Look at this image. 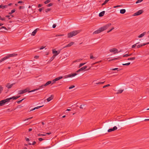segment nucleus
<instances>
[{
    "instance_id": "nucleus-1",
    "label": "nucleus",
    "mask_w": 149,
    "mask_h": 149,
    "mask_svg": "<svg viewBox=\"0 0 149 149\" xmlns=\"http://www.w3.org/2000/svg\"><path fill=\"white\" fill-rule=\"evenodd\" d=\"M111 25V23L108 24L103 26L99 28L98 30L95 31L93 33V34H96L102 32L106 30Z\"/></svg>"
},
{
    "instance_id": "nucleus-2",
    "label": "nucleus",
    "mask_w": 149,
    "mask_h": 149,
    "mask_svg": "<svg viewBox=\"0 0 149 149\" xmlns=\"http://www.w3.org/2000/svg\"><path fill=\"white\" fill-rule=\"evenodd\" d=\"M38 89H36V90H32L31 91H29V88H26L25 89H24V90H21L19 91H18V94H23V93H26L27 92H28L29 93L32 92H33V91H36V90H37Z\"/></svg>"
},
{
    "instance_id": "nucleus-3",
    "label": "nucleus",
    "mask_w": 149,
    "mask_h": 149,
    "mask_svg": "<svg viewBox=\"0 0 149 149\" xmlns=\"http://www.w3.org/2000/svg\"><path fill=\"white\" fill-rule=\"evenodd\" d=\"M80 32L79 30L74 31L71 32L68 34V38H70L74 36Z\"/></svg>"
},
{
    "instance_id": "nucleus-4",
    "label": "nucleus",
    "mask_w": 149,
    "mask_h": 149,
    "mask_svg": "<svg viewBox=\"0 0 149 149\" xmlns=\"http://www.w3.org/2000/svg\"><path fill=\"white\" fill-rule=\"evenodd\" d=\"M9 99L8 98L0 101V106H3L6 102H9Z\"/></svg>"
},
{
    "instance_id": "nucleus-5",
    "label": "nucleus",
    "mask_w": 149,
    "mask_h": 149,
    "mask_svg": "<svg viewBox=\"0 0 149 149\" xmlns=\"http://www.w3.org/2000/svg\"><path fill=\"white\" fill-rule=\"evenodd\" d=\"M77 74L76 73H72L70 74H69L67 75H66L64 76H63V77L64 78H67L68 77H74Z\"/></svg>"
},
{
    "instance_id": "nucleus-6",
    "label": "nucleus",
    "mask_w": 149,
    "mask_h": 149,
    "mask_svg": "<svg viewBox=\"0 0 149 149\" xmlns=\"http://www.w3.org/2000/svg\"><path fill=\"white\" fill-rule=\"evenodd\" d=\"M17 55V54L16 53H13V54H8L7 56H5L7 59L10 57L16 56Z\"/></svg>"
},
{
    "instance_id": "nucleus-7",
    "label": "nucleus",
    "mask_w": 149,
    "mask_h": 149,
    "mask_svg": "<svg viewBox=\"0 0 149 149\" xmlns=\"http://www.w3.org/2000/svg\"><path fill=\"white\" fill-rule=\"evenodd\" d=\"M143 11L142 10H139L137 12L134 13V14L133 16H135L139 15L141 14L143 12Z\"/></svg>"
},
{
    "instance_id": "nucleus-8",
    "label": "nucleus",
    "mask_w": 149,
    "mask_h": 149,
    "mask_svg": "<svg viewBox=\"0 0 149 149\" xmlns=\"http://www.w3.org/2000/svg\"><path fill=\"white\" fill-rule=\"evenodd\" d=\"M109 51L111 52H113L114 54L117 53H118V50L115 48H113L112 49H110Z\"/></svg>"
},
{
    "instance_id": "nucleus-9",
    "label": "nucleus",
    "mask_w": 149,
    "mask_h": 149,
    "mask_svg": "<svg viewBox=\"0 0 149 149\" xmlns=\"http://www.w3.org/2000/svg\"><path fill=\"white\" fill-rule=\"evenodd\" d=\"M15 84V83H13L11 84L10 83H8L6 85V87L8 89L10 88Z\"/></svg>"
},
{
    "instance_id": "nucleus-10",
    "label": "nucleus",
    "mask_w": 149,
    "mask_h": 149,
    "mask_svg": "<svg viewBox=\"0 0 149 149\" xmlns=\"http://www.w3.org/2000/svg\"><path fill=\"white\" fill-rule=\"evenodd\" d=\"M87 67L86 66H84V67H82L79 70H78L77 71V72H79L80 71H84L85 69H86Z\"/></svg>"
},
{
    "instance_id": "nucleus-11",
    "label": "nucleus",
    "mask_w": 149,
    "mask_h": 149,
    "mask_svg": "<svg viewBox=\"0 0 149 149\" xmlns=\"http://www.w3.org/2000/svg\"><path fill=\"white\" fill-rule=\"evenodd\" d=\"M74 42H70L69 44L63 47V49H64L65 48H66L69 47H70L73 44H74Z\"/></svg>"
},
{
    "instance_id": "nucleus-12",
    "label": "nucleus",
    "mask_w": 149,
    "mask_h": 149,
    "mask_svg": "<svg viewBox=\"0 0 149 149\" xmlns=\"http://www.w3.org/2000/svg\"><path fill=\"white\" fill-rule=\"evenodd\" d=\"M20 96H13L12 97H11L10 98H8V99H9V102L10 101V100L11 99H13V100H16L17 99V98H19L20 97Z\"/></svg>"
},
{
    "instance_id": "nucleus-13",
    "label": "nucleus",
    "mask_w": 149,
    "mask_h": 149,
    "mask_svg": "<svg viewBox=\"0 0 149 149\" xmlns=\"http://www.w3.org/2000/svg\"><path fill=\"white\" fill-rule=\"evenodd\" d=\"M117 129V127L116 126L114 127L113 128H111L109 129L108 130V132H110L113 131H114Z\"/></svg>"
},
{
    "instance_id": "nucleus-14",
    "label": "nucleus",
    "mask_w": 149,
    "mask_h": 149,
    "mask_svg": "<svg viewBox=\"0 0 149 149\" xmlns=\"http://www.w3.org/2000/svg\"><path fill=\"white\" fill-rule=\"evenodd\" d=\"M60 52V51H59L58 52L56 50H55V49H54L52 50V53L53 54H54L55 55H56V56L58 55Z\"/></svg>"
},
{
    "instance_id": "nucleus-15",
    "label": "nucleus",
    "mask_w": 149,
    "mask_h": 149,
    "mask_svg": "<svg viewBox=\"0 0 149 149\" xmlns=\"http://www.w3.org/2000/svg\"><path fill=\"white\" fill-rule=\"evenodd\" d=\"M39 30L38 29H36L32 33L31 35L33 36H34L36 34L37 32V30Z\"/></svg>"
},
{
    "instance_id": "nucleus-16",
    "label": "nucleus",
    "mask_w": 149,
    "mask_h": 149,
    "mask_svg": "<svg viewBox=\"0 0 149 149\" xmlns=\"http://www.w3.org/2000/svg\"><path fill=\"white\" fill-rule=\"evenodd\" d=\"M105 13L104 11H103L100 12L99 15V16L100 17H101L104 16Z\"/></svg>"
},
{
    "instance_id": "nucleus-17",
    "label": "nucleus",
    "mask_w": 149,
    "mask_h": 149,
    "mask_svg": "<svg viewBox=\"0 0 149 149\" xmlns=\"http://www.w3.org/2000/svg\"><path fill=\"white\" fill-rule=\"evenodd\" d=\"M53 98V96L52 95H51L50 97H49L47 98V99L48 102H49L52 100Z\"/></svg>"
},
{
    "instance_id": "nucleus-18",
    "label": "nucleus",
    "mask_w": 149,
    "mask_h": 149,
    "mask_svg": "<svg viewBox=\"0 0 149 149\" xmlns=\"http://www.w3.org/2000/svg\"><path fill=\"white\" fill-rule=\"evenodd\" d=\"M146 34V32H145L143 33H142L140 35L138 36V37L139 38H142Z\"/></svg>"
},
{
    "instance_id": "nucleus-19",
    "label": "nucleus",
    "mask_w": 149,
    "mask_h": 149,
    "mask_svg": "<svg viewBox=\"0 0 149 149\" xmlns=\"http://www.w3.org/2000/svg\"><path fill=\"white\" fill-rule=\"evenodd\" d=\"M97 58L96 57L93 56L92 54H90V58L91 59H93V60H95Z\"/></svg>"
},
{
    "instance_id": "nucleus-20",
    "label": "nucleus",
    "mask_w": 149,
    "mask_h": 149,
    "mask_svg": "<svg viewBox=\"0 0 149 149\" xmlns=\"http://www.w3.org/2000/svg\"><path fill=\"white\" fill-rule=\"evenodd\" d=\"M126 12V10L125 9H122L120 10V13L121 14H124Z\"/></svg>"
},
{
    "instance_id": "nucleus-21",
    "label": "nucleus",
    "mask_w": 149,
    "mask_h": 149,
    "mask_svg": "<svg viewBox=\"0 0 149 149\" xmlns=\"http://www.w3.org/2000/svg\"><path fill=\"white\" fill-rule=\"evenodd\" d=\"M120 58L118 57V58H113V59H111L109 60L108 61L109 62V61H112L113 60H120Z\"/></svg>"
},
{
    "instance_id": "nucleus-22",
    "label": "nucleus",
    "mask_w": 149,
    "mask_h": 149,
    "mask_svg": "<svg viewBox=\"0 0 149 149\" xmlns=\"http://www.w3.org/2000/svg\"><path fill=\"white\" fill-rule=\"evenodd\" d=\"M8 6L7 5H4L3 6L2 5H0V8H2V9H4L8 7Z\"/></svg>"
},
{
    "instance_id": "nucleus-23",
    "label": "nucleus",
    "mask_w": 149,
    "mask_h": 149,
    "mask_svg": "<svg viewBox=\"0 0 149 149\" xmlns=\"http://www.w3.org/2000/svg\"><path fill=\"white\" fill-rule=\"evenodd\" d=\"M63 78V77L62 76H60L58 77H57L55 79V81H58L60 79H61Z\"/></svg>"
},
{
    "instance_id": "nucleus-24",
    "label": "nucleus",
    "mask_w": 149,
    "mask_h": 149,
    "mask_svg": "<svg viewBox=\"0 0 149 149\" xmlns=\"http://www.w3.org/2000/svg\"><path fill=\"white\" fill-rule=\"evenodd\" d=\"M136 59L135 57H131L127 59L128 60L134 61Z\"/></svg>"
},
{
    "instance_id": "nucleus-25",
    "label": "nucleus",
    "mask_w": 149,
    "mask_h": 149,
    "mask_svg": "<svg viewBox=\"0 0 149 149\" xmlns=\"http://www.w3.org/2000/svg\"><path fill=\"white\" fill-rule=\"evenodd\" d=\"M52 83V81H47L46 84H45L44 86H47L48 85Z\"/></svg>"
},
{
    "instance_id": "nucleus-26",
    "label": "nucleus",
    "mask_w": 149,
    "mask_h": 149,
    "mask_svg": "<svg viewBox=\"0 0 149 149\" xmlns=\"http://www.w3.org/2000/svg\"><path fill=\"white\" fill-rule=\"evenodd\" d=\"M93 65L92 67L93 68H92V69H96L97 68H98V67H99V65H97L96 66H93Z\"/></svg>"
},
{
    "instance_id": "nucleus-27",
    "label": "nucleus",
    "mask_w": 149,
    "mask_h": 149,
    "mask_svg": "<svg viewBox=\"0 0 149 149\" xmlns=\"http://www.w3.org/2000/svg\"><path fill=\"white\" fill-rule=\"evenodd\" d=\"M101 62V61H97V62H96L95 63H93L92 64V67H93V65H95V64H97V63H100Z\"/></svg>"
},
{
    "instance_id": "nucleus-28",
    "label": "nucleus",
    "mask_w": 149,
    "mask_h": 149,
    "mask_svg": "<svg viewBox=\"0 0 149 149\" xmlns=\"http://www.w3.org/2000/svg\"><path fill=\"white\" fill-rule=\"evenodd\" d=\"M109 1V0H105V1H104V2L102 4V5L103 6V5H105Z\"/></svg>"
},
{
    "instance_id": "nucleus-29",
    "label": "nucleus",
    "mask_w": 149,
    "mask_h": 149,
    "mask_svg": "<svg viewBox=\"0 0 149 149\" xmlns=\"http://www.w3.org/2000/svg\"><path fill=\"white\" fill-rule=\"evenodd\" d=\"M15 9L11 11V12H9L8 13V14L9 15H11L12 14V13H14L15 12Z\"/></svg>"
},
{
    "instance_id": "nucleus-30",
    "label": "nucleus",
    "mask_w": 149,
    "mask_h": 149,
    "mask_svg": "<svg viewBox=\"0 0 149 149\" xmlns=\"http://www.w3.org/2000/svg\"><path fill=\"white\" fill-rule=\"evenodd\" d=\"M86 63H81L80 64L79 66V68H80L82 66L84 65Z\"/></svg>"
},
{
    "instance_id": "nucleus-31",
    "label": "nucleus",
    "mask_w": 149,
    "mask_h": 149,
    "mask_svg": "<svg viewBox=\"0 0 149 149\" xmlns=\"http://www.w3.org/2000/svg\"><path fill=\"white\" fill-rule=\"evenodd\" d=\"M6 58L5 57H4V58H3L1 59L0 60V63L2 62L3 61L6 60Z\"/></svg>"
},
{
    "instance_id": "nucleus-32",
    "label": "nucleus",
    "mask_w": 149,
    "mask_h": 149,
    "mask_svg": "<svg viewBox=\"0 0 149 149\" xmlns=\"http://www.w3.org/2000/svg\"><path fill=\"white\" fill-rule=\"evenodd\" d=\"M139 43V42L137 43L136 44H134V45H132V48H134L136 46L137 44Z\"/></svg>"
},
{
    "instance_id": "nucleus-33",
    "label": "nucleus",
    "mask_w": 149,
    "mask_h": 149,
    "mask_svg": "<svg viewBox=\"0 0 149 149\" xmlns=\"http://www.w3.org/2000/svg\"><path fill=\"white\" fill-rule=\"evenodd\" d=\"M123 90H118V91L117 93H121L123 92Z\"/></svg>"
},
{
    "instance_id": "nucleus-34",
    "label": "nucleus",
    "mask_w": 149,
    "mask_h": 149,
    "mask_svg": "<svg viewBox=\"0 0 149 149\" xmlns=\"http://www.w3.org/2000/svg\"><path fill=\"white\" fill-rule=\"evenodd\" d=\"M56 56V55H54L50 59L51 61H52L55 58V57Z\"/></svg>"
},
{
    "instance_id": "nucleus-35",
    "label": "nucleus",
    "mask_w": 149,
    "mask_h": 149,
    "mask_svg": "<svg viewBox=\"0 0 149 149\" xmlns=\"http://www.w3.org/2000/svg\"><path fill=\"white\" fill-rule=\"evenodd\" d=\"M105 81H104V82H98L97 83H96V84H104V83Z\"/></svg>"
},
{
    "instance_id": "nucleus-36",
    "label": "nucleus",
    "mask_w": 149,
    "mask_h": 149,
    "mask_svg": "<svg viewBox=\"0 0 149 149\" xmlns=\"http://www.w3.org/2000/svg\"><path fill=\"white\" fill-rule=\"evenodd\" d=\"M37 135L38 136H45L46 134H37Z\"/></svg>"
},
{
    "instance_id": "nucleus-37",
    "label": "nucleus",
    "mask_w": 149,
    "mask_h": 149,
    "mask_svg": "<svg viewBox=\"0 0 149 149\" xmlns=\"http://www.w3.org/2000/svg\"><path fill=\"white\" fill-rule=\"evenodd\" d=\"M3 88L2 87V86H0V94H1L2 92V91L3 90Z\"/></svg>"
},
{
    "instance_id": "nucleus-38",
    "label": "nucleus",
    "mask_w": 149,
    "mask_h": 149,
    "mask_svg": "<svg viewBox=\"0 0 149 149\" xmlns=\"http://www.w3.org/2000/svg\"><path fill=\"white\" fill-rule=\"evenodd\" d=\"M111 70H117L118 71H119L120 70V69H118V68H116L112 69H111Z\"/></svg>"
},
{
    "instance_id": "nucleus-39",
    "label": "nucleus",
    "mask_w": 149,
    "mask_h": 149,
    "mask_svg": "<svg viewBox=\"0 0 149 149\" xmlns=\"http://www.w3.org/2000/svg\"><path fill=\"white\" fill-rule=\"evenodd\" d=\"M50 2V0H46V1H45L44 2V3H45V4H47L49 3Z\"/></svg>"
},
{
    "instance_id": "nucleus-40",
    "label": "nucleus",
    "mask_w": 149,
    "mask_h": 149,
    "mask_svg": "<svg viewBox=\"0 0 149 149\" xmlns=\"http://www.w3.org/2000/svg\"><path fill=\"white\" fill-rule=\"evenodd\" d=\"M130 64V63H126L123 64L122 65H128Z\"/></svg>"
},
{
    "instance_id": "nucleus-41",
    "label": "nucleus",
    "mask_w": 149,
    "mask_h": 149,
    "mask_svg": "<svg viewBox=\"0 0 149 149\" xmlns=\"http://www.w3.org/2000/svg\"><path fill=\"white\" fill-rule=\"evenodd\" d=\"M38 139L39 141H42L45 140V139H43V138H39Z\"/></svg>"
},
{
    "instance_id": "nucleus-42",
    "label": "nucleus",
    "mask_w": 149,
    "mask_h": 149,
    "mask_svg": "<svg viewBox=\"0 0 149 149\" xmlns=\"http://www.w3.org/2000/svg\"><path fill=\"white\" fill-rule=\"evenodd\" d=\"M45 84L41 85V86L39 87V88H44L46 86H44Z\"/></svg>"
},
{
    "instance_id": "nucleus-43",
    "label": "nucleus",
    "mask_w": 149,
    "mask_h": 149,
    "mask_svg": "<svg viewBox=\"0 0 149 149\" xmlns=\"http://www.w3.org/2000/svg\"><path fill=\"white\" fill-rule=\"evenodd\" d=\"M75 87V86L74 85H72L71 86H70L69 87V89H72Z\"/></svg>"
},
{
    "instance_id": "nucleus-44",
    "label": "nucleus",
    "mask_w": 149,
    "mask_h": 149,
    "mask_svg": "<svg viewBox=\"0 0 149 149\" xmlns=\"http://www.w3.org/2000/svg\"><path fill=\"white\" fill-rule=\"evenodd\" d=\"M85 106V105H84V104H81V106L80 107V109H83L84 108V107Z\"/></svg>"
},
{
    "instance_id": "nucleus-45",
    "label": "nucleus",
    "mask_w": 149,
    "mask_h": 149,
    "mask_svg": "<svg viewBox=\"0 0 149 149\" xmlns=\"http://www.w3.org/2000/svg\"><path fill=\"white\" fill-rule=\"evenodd\" d=\"M143 0H138L136 2V3H138L142 1Z\"/></svg>"
},
{
    "instance_id": "nucleus-46",
    "label": "nucleus",
    "mask_w": 149,
    "mask_h": 149,
    "mask_svg": "<svg viewBox=\"0 0 149 149\" xmlns=\"http://www.w3.org/2000/svg\"><path fill=\"white\" fill-rule=\"evenodd\" d=\"M43 106H38V107H35V109H38L42 107Z\"/></svg>"
},
{
    "instance_id": "nucleus-47",
    "label": "nucleus",
    "mask_w": 149,
    "mask_h": 149,
    "mask_svg": "<svg viewBox=\"0 0 149 149\" xmlns=\"http://www.w3.org/2000/svg\"><path fill=\"white\" fill-rule=\"evenodd\" d=\"M44 9V8L43 7H42L41 8H40L38 10L39 12H41L42 10H43Z\"/></svg>"
},
{
    "instance_id": "nucleus-48",
    "label": "nucleus",
    "mask_w": 149,
    "mask_h": 149,
    "mask_svg": "<svg viewBox=\"0 0 149 149\" xmlns=\"http://www.w3.org/2000/svg\"><path fill=\"white\" fill-rule=\"evenodd\" d=\"M110 86V85L109 84H107L106 85H104V86L103 87V88H106L107 86Z\"/></svg>"
},
{
    "instance_id": "nucleus-49",
    "label": "nucleus",
    "mask_w": 149,
    "mask_h": 149,
    "mask_svg": "<svg viewBox=\"0 0 149 149\" xmlns=\"http://www.w3.org/2000/svg\"><path fill=\"white\" fill-rule=\"evenodd\" d=\"M51 9L49 8L46 9L45 10V11L46 12H47L49 11Z\"/></svg>"
},
{
    "instance_id": "nucleus-50",
    "label": "nucleus",
    "mask_w": 149,
    "mask_h": 149,
    "mask_svg": "<svg viewBox=\"0 0 149 149\" xmlns=\"http://www.w3.org/2000/svg\"><path fill=\"white\" fill-rule=\"evenodd\" d=\"M52 5H53V4L52 3H49V4H48V5H47V7L51 6H52Z\"/></svg>"
},
{
    "instance_id": "nucleus-51",
    "label": "nucleus",
    "mask_w": 149,
    "mask_h": 149,
    "mask_svg": "<svg viewBox=\"0 0 149 149\" xmlns=\"http://www.w3.org/2000/svg\"><path fill=\"white\" fill-rule=\"evenodd\" d=\"M114 29V28L113 27H112L111 29H110V30H109V31H107V32L108 33L110 32L111 31H112Z\"/></svg>"
},
{
    "instance_id": "nucleus-52",
    "label": "nucleus",
    "mask_w": 149,
    "mask_h": 149,
    "mask_svg": "<svg viewBox=\"0 0 149 149\" xmlns=\"http://www.w3.org/2000/svg\"><path fill=\"white\" fill-rule=\"evenodd\" d=\"M33 118V117H30V118H26L25 120H24V121L25 120H30V119H31L32 118Z\"/></svg>"
},
{
    "instance_id": "nucleus-53",
    "label": "nucleus",
    "mask_w": 149,
    "mask_h": 149,
    "mask_svg": "<svg viewBox=\"0 0 149 149\" xmlns=\"http://www.w3.org/2000/svg\"><path fill=\"white\" fill-rule=\"evenodd\" d=\"M149 44V42H148L146 43H143V44H142L141 45H142V46H145V45L147 44Z\"/></svg>"
},
{
    "instance_id": "nucleus-54",
    "label": "nucleus",
    "mask_w": 149,
    "mask_h": 149,
    "mask_svg": "<svg viewBox=\"0 0 149 149\" xmlns=\"http://www.w3.org/2000/svg\"><path fill=\"white\" fill-rule=\"evenodd\" d=\"M0 19L2 21H4L5 20V18L4 17H1L0 18Z\"/></svg>"
},
{
    "instance_id": "nucleus-55",
    "label": "nucleus",
    "mask_w": 149,
    "mask_h": 149,
    "mask_svg": "<svg viewBox=\"0 0 149 149\" xmlns=\"http://www.w3.org/2000/svg\"><path fill=\"white\" fill-rule=\"evenodd\" d=\"M64 36V35L63 34H60V35H56V36L57 37V36Z\"/></svg>"
},
{
    "instance_id": "nucleus-56",
    "label": "nucleus",
    "mask_w": 149,
    "mask_h": 149,
    "mask_svg": "<svg viewBox=\"0 0 149 149\" xmlns=\"http://www.w3.org/2000/svg\"><path fill=\"white\" fill-rule=\"evenodd\" d=\"M24 99H22V100H19L17 102V103H18V104H19L21 102H22V101L24 100Z\"/></svg>"
},
{
    "instance_id": "nucleus-57",
    "label": "nucleus",
    "mask_w": 149,
    "mask_h": 149,
    "mask_svg": "<svg viewBox=\"0 0 149 149\" xmlns=\"http://www.w3.org/2000/svg\"><path fill=\"white\" fill-rule=\"evenodd\" d=\"M5 17H8V18H9V19H11V17H10V15H6L5 16Z\"/></svg>"
},
{
    "instance_id": "nucleus-58",
    "label": "nucleus",
    "mask_w": 149,
    "mask_h": 149,
    "mask_svg": "<svg viewBox=\"0 0 149 149\" xmlns=\"http://www.w3.org/2000/svg\"><path fill=\"white\" fill-rule=\"evenodd\" d=\"M142 46V45H137V47L138 48H140Z\"/></svg>"
},
{
    "instance_id": "nucleus-59",
    "label": "nucleus",
    "mask_w": 149,
    "mask_h": 149,
    "mask_svg": "<svg viewBox=\"0 0 149 149\" xmlns=\"http://www.w3.org/2000/svg\"><path fill=\"white\" fill-rule=\"evenodd\" d=\"M24 8V6H20L19 7V9H23Z\"/></svg>"
},
{
    "instance_id": "nucleus-60",
    "label": "nucleus",
    "mask_w": 149,
    "mask_h": 149,
    "mask_svg": "<svg viewBox=\"0 0 149 149\" xmlns=\"http://www.w3.org/2000/svg\"><path fill=\"white\" fill-rule=\"evenodd\" d=\"M42 6V4H39L38 5V8H40L41 6Z\"/></svg>"
},
{
    "instance_id": "nucleus-61",
    "label": "nucleus",
    "mask_w": 149,
    "mask_h": 149,
    "mask_svg": "<svg viewBox=\"0 0 149 149\" xmlns=\"http://www.w3.org/2000/svg\"><path fill=\"white\" fill-rule=\"evenodd\" d=\"M56 26V25L55 24H54L52 26V27L54 28H55Z\"/></svg>"
},
{
    "instance_id": "nucleus-62",
    "label": "nucleus",
    "mask_w": 149,
    "mask_h": 149,
    "mask_svg": "<svg viewBox=\"0 0 149 149\" xmlns=\"http://www.w3.org/2000/svg\"><path fill=\"white\" fill-rule=\"evenodd\" d=\"M82 59H77V60L76 61H75L76 62H79V61H81V60Z\"/></svg>"
},
{
    "instance_id": "nucleus-63",
    "label": "nucleus",
    "mask_w": 149,
    "mask_h": 149,
    "mask_svg": "<svg viewBox=\"0 0 149 149\" xmlns=\"http://www.w3.org/2000/svg\"><path fill=\"white\" fill-rule=\"evenodd\" d=\"M45 47H44L43 46H42L40 49H43L44 48H45Z\"/></svg>"
},
{
    "instance_id": "nucleus-64",
    "label": "nucleus",
    "mask_w": 149,
    "mask_h": 149,
    "mask_svg": "<svg viewBox=\"0 0 149 149\" xmlns=\"http://www.w3.org/2000/svg\"><path fill=\"white\" fill-rule=\"evenodd\" d=\"M123 57H127V56H128V54H126L123 55Z\"/></svg>"
}]
</instances>
